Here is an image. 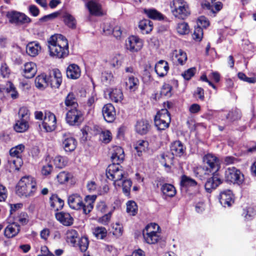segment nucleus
Instances as JSON below:
<instances>
[{
  "mask_svg": "<svg viewBox=\"0 0 256 256\" xmlns=\"http://www.w3.org/2000/svg\"><path fill=\"white\" fill-rule=\"evenodd\" d=\"M50 56L56 58H64L69 54L67 39L60 34L52 36L48 40Z\"/></svg>",
  "mask_w": 256,
  "mask_h": 256,
  "instance_id": "f257e3e1",
  "label": "nucleus"
},
{
  "mask_svg": "<svg viewBox=\"0 0 256 256\" xmlns=\"http://www.w3.org/2000/svg\"><path fill=\"white\" fill-rule=\"evenodd\" d=\"M96 198V195L87 196L83 200L80 194H72L68 196V203L70 208L76 210H82L84 214H88L93 209Z\"/></svg>",
  "mask_w": 256,
  "mask_h": 256,
  "instance_id": "f03ea898",
  "label": "nucleus"
},
{
  "mask_svg": "<svg viewBox=\"0 0 256 256\" xmlns=\"http://www.w3.org/2000/svg\"><path fill=\"white\" fill-rule=\"evenodd\" d=\"M37 190L35 179L30 176L22 177L16 187V193L20 196H30Z\"/></svg>",
  "mask_w": 256,
  "mask_h": 256,
  "instance_id": "7ed1b4c3",
  "label": "nucleus"
},
{
  "mask_svg": "<svg viewBox=\"0 0 256 256\" xmlns=\"http://www.w3.org/2000/svg\"><path fill=\"white\" fill-rule=\"evenodd\" d=\"M203 166L198 168L200 172L208 175L211 173L216 172L220 168V160L214 154H208L202 158Z\"/></svg>",
  "mask_w": 256,
  "mask_h": 256,
  "instance_id": "20e7f679",
  "label": "nucleus"
},
{
  "mask_svg": "<svg viewBox=\"0 0 256 256\" xmlns=\"http://www.w3.org/2000/svg\"><path fill=\"white\" fill-rule=\"evenodd\" d=\"M170 8L172 14L180 19L184 20L190 14L188 4L184 0H172Z\"/></svg>",
  "mask_w": 256,
  "mask_h": 256,
  "instance_id": "39448f33",
  "label": "nucleus"
},
{
  "mask_svg": "<svg viewBox=\"0 0 256 256\" xmlns=\"http://www.w3.org/2000/svg\"><path fill=\"white\" fill-rule=\"evenodd\" d=\"M24 148V146L20 144L12 148L10 150V157L8 158V162L10 164H12L16 169H19L22 164L21 157Z\"/></svg>",
  "mask_w": 256,
  "mask_h": 256,
  "instance_id": "423d86ee",
  "label": "nucleus"
},
{
  "mask_svg": "<svg viewBox=\"0 0 256 256\" xmlns=\"http://www.w3.org/2000/svg\"><path fill=\"white\" fill-rule=\"evenodd\" d=\"M224 178L226 182L240 185L244 181V175L240 170L234 167L228 168L224 173Z\"/></svg>",
  "mask_w": 256,
  "mask_h": 256,
  "instance_id": "0eeeda50",
  "label": "nucleus"
},
{
  "mask_svg": "<svg viewBox=\"0 0 256 256\" xmlns=\"http://www.w3.org/2000/svg\"><path fill=\"white\" fill-rule=\"evenodd\" d=\"M6 16L10 23L16 25L24 24L30 22V18L24 14L16 10L6 12Z\"/></svg>",
  "mask_w": 256,
  "mask_h": 256,
  "instance_id": "6e6552de",
  "label": "nucleus"
},
{
  "mask_svg": "<svg viewBox=\"0 0 256 256\" xmlns=\"http://www.w3.org/2000/svg\"><path fill=\"white\" fill-rule=\"evenodd\" d=\"M82 120V113L77 108H70L66 115V122L70 126H78Z\"/></svg>",
  "mask_w": 256,
  "mask_h": 256,
  "instance_id": "1a4fd4ad",
  "label": "nucleus"
},
{
  "mask_svg": "<svg viewBox=\"0 0 256 256\" xmlns=\"http://www.w3.org/2000/svg\"><path fill=\"white\" fill-rule=\"evenodd\" d=\"M143 40L137 36H131L126 41V48L131 52H137L143 47Z\"/></svg>",
  "mask_w": 256,
  "mask_h": 256,
  "instance_id": "9d476101",
  "label": "nucleus"
},
{
  "mask_svg": "<svg viewBox=\"0 0 256 256\" xmlns=\"http://www.w3.org/2000/svg\"><path fill=\"white\" fill-rule=\"evenodd\" d=\"M62 147L66 152H72L76 147L77 142L70 133L62 134Z\"/></svg>",
  "mask_w": 256,
  "mask_h": 256,
  "instance_id": "9b49d317",
  "label": "nucleus"
},
{
  "mask_svg": "<svg viewBox=\"0 0 256 256\" xmlns=\"http://www.w3.org/2000/svg\"><path fill=\"white\" fill-rule=\"evenodd\" d=\"M56 119L55 115L50 112H46L42 122L44 128L48 132H52L56 128Z\"/></svg>",
  "mask_w": 256,
  "mask_h": 256,
  "instance_id": "f8f14e48",
  "label": "nucleus"
},
{
  "mask_svg": "<svg viewBox=\"0 0 256 256\" xmlns=\"http://www.w3.org/2000/svg\"><path fill=\"white\" fill-rule=\"evenodd\" d=\"M213 176L208 178L205 184L204 188L206 192L210 193L222 183V180L218 174L212 173Z\"/></svg>",
  "mask_w": 256,
  "mask_h": 256,
  "instance_id": "ddd939ff",
  "label": "nucleus"
},
{
  "mask_svg": "<svg viewBox=\"0 0 256 256\" xmlns=\"http://www.w3.org/2000/svg\"><path fill=\"white\" fill-rule=\"evenodd\" d=\"M48 80L52 88H58L62 82V76L60 71L58 69L53 70Z\"/></svg>",
  "mask_w": 256,
  "mask_h": 256,
  "instance_id": "4468645a",
  "label": "nucleus"
},
{
  "mask_svg": "<svg viewBox=\"0 0 256 256\" xmlns=\"http://www.w3.org/2000/svg\"><path fill=\"white\" fill-rule=\"evenodd\" d=\"M104 119L108 122H112L116 118V110L114 107L111 104H105L102 110Z\"/></svg>",
  "mask_w": 256,
  "mask_h": 256,
  "instance_id": "2eb2a0df",
  "label": "nucleus"
},
{
  "mask_svg": "<svg viewBox=\"0 0 256 256\" xmlns=\"http://www.w3.org/2000/svg\"><path fill=\"white\" fill-rule=\"evenodd\" d=\"M220 202L224 207H229L234 202V196L231 190H225L220 194Z\"/></svg>",
  "mask_w": 256,
  "mask_h": 256,
  "instance_id": "dca6fc26",
  "label": "nucleus"
},
{
  "mask_svg": "<svg viewBox=\"0 0 256 256\" xmlns=\"http://www.w3.org/2000/svg\"><path fill=\"white\" fill-rule=\"evenodd\" d=\"M20 230V226L18 223H10L4 228V236L8 238H13L18 234Z\"/></svg>",
  "mask_w": 256,
  "mask_h": 256,
  "instance_id": "f3484780",
  "label": "nucleus"
},
{
  "mask_svg": "<svg viewBox=\"0 0 256 256\" xmlns=\"http://www.w3.org/2000/svg\"><path fill=\"white\" fill-rule=\"evenodd\" d=\"M216 0H204L202 6L210 10V12L215 14L219 12L222 7V4L220 2H214Z\"/></svg>",
  "mask_w": 256,
  "mask_h": 256,
  "instance_id": "a211bd4d",
  "label": "nucleus"
},
{
  "mask_svg": "<svg viewBox=\"0 0 256 256\" xmlns=\"http://www.w3.org/2000/svg\"><path fill=\"white\" fill-rule=\"evenodd\" d=\"M186 147L182 142L179 140H176L172 144L170 151L173 156L180 157L186 152Z\"/></svg>",
  "mask_w": 256,
  "mask_h": 256,
  "instance_id": "6ab92c4d",
  "label": "nucleus"
},
{
  "mask_svg": "<svg viewBox=\"0 0 256 256\" xmlns=\"http://www.w3.org/2000/svg\"><path fill=\"white\" fill-rule=\"evenodd\" d=\"M169 70L168 62L164 60H160L155 65L154 70L159 77L166 76Z\"/></svg>",
  "mask_w": 256,
  "mask_h": 256,
  "instance_id": "aec40b11",
  "label": "nucleus"
},
{
  "mask_svg": "<svg viewBox=\"0 0 256 256\" xmlns=\"http://www.w3.org/2000/svg\"><path fill=\"white\" fill-rule=\"evenodd\" d=\"M37 68L35 63L33 62H26L24 64L23 68V76L27 78H33L36 74Z\"/></svg>",
  "mask_w": 256,
  "mask_h": 256,
  "instance_id": "412c9836",
  "label": "nucleus"
},
{
  "mask_svg": "<svg viewBox=\"0 0 256 256\" xmlns=\"http://www.w3.org/2000/svg\"><path fill=\"white\" fill-rule=\"evenodd\" d=\"M55 215L56 219L64 226H69L73 224L74 219L68 212H61Z\"/></svg>",
  "mask_w": 256,
  "mask_h": 256,
  "instance_id": "4be33fe9",
  "label": "nucleus"
},
{
  "mask_svg": "<svg viewBox=\"0 0 256 256\" xmlns=\"http://www.w3.org/2000/svg\"><path fill=\"white\" fill-rule=\"evenodd\" d=\"M86 7L92 15L100 16L102 14L101 5L96 0H92L88 2Z\"/></svg>",
  "mask_w": 256,
  "mask_h": 256,
  "instance_id": "5701e85b",
  "label": "nucleus"
},
{
  "mask_svg": "<svg viewBox=\"0 0 256 256\" xmlns=\"http://www.w3.org/2000/svg\"><path fill=\"white\" fill-rule=\"evenodd\" d=\"M124 158L123 149L118 146L114 147L111 158L114 163L119 164L122 162Z\"/></svg>",
  "mask_w": 256,
  "mask_h": 256,
  "instance_id": "b1692460",
  "label": "nucleus"
},
{
  "mask_svg": "<svg viewBox=\"0 0 256 256\" xmlns=\"http://www.w3.org/2000/svg\"><path fill=\"white\" fill-rule=\"evenodd\" d=\"M110 98L113 102H118L123 99V94L120 89L109 88L106 90Z\"/></svg>",
  "mask_w": 256,
  "mask_h": 256,
  "instance_id": "393cba45",
  "label": "nucleus"
},
{
  "mask_svg": "<svg viewBox=\"0 0 256 256\" xmlns=\"http://www.w3.org/2000/svg\"><path fill=\"white\" fill-rule=\"evenodd\" d=\"M80 70L79 66L76 64H70L66 69L68 78L72 79H77L80 76Z\"/></svg>",
  "mask_w": 256,
  "mask_h": 256,
  "instance_id": "a878e982",
  "label": "nucleus"
},
{
  "mask_svg": "<svg viewBox=\"0 0 256 256\" xmlns=\"http://www.w3.org/2000/svg\"><path fill=\"white\" fill-rule=\"evenodd\" d=\"M40 50L41 46L39 43L36 42H29L26 48L27 54L32 56H35L38 55Z\"/></svg>",
  "mask_w": 256,
  "mask_h": 256,
  "instance_id": "bb28decb",
  "label": "nucleus"
},
{
  "mask_svg": "<svg viewBox=\"0 0 256 256\" xmlns=\"http://www.w3.org/2000/svg\"><path fill=\"white\" fill-rule=\"evenodd\" d=\"M150 128V126L148 122L144 120L138 121L135 126L136 132L142 135L146 134Z\"/></svg>",
  "mask_w": 256,
  "mask_h": 256,
  "instance_id": "cd10ccee",
  "label": "nucleus"
},
{
  "mask_svg": "<svg viewBox=\"0 0 256 256\" xmlns=\"http://www.w3.org/2000/svg\"><path fill=\"white\" fill-rule=\"evenodd\" d=\"M140 82L138 79L133 76L128 77L126 81V86L127 89L131 92H134L138 89Z\"/></svg>",
  "mask_w": 256,
  "mask_h": 256,
  "instance_id": "c85d7f7f",
  "label": "nucleus"
},
{
  "mask_svg": "<svg viewBox=\"0 0 256 256\" xmlns=\"http://www.w3.org/2000/svg\"><path fill=\"white\" fill-rule=\"evenodd\" d=\"M50 202L52 208L55 210L62 209L64 205V202L56 194H52L50 198Z\"/></svg>",
  "mask_w": 256,
  "mask_h": 256,
  "instance_id": "c756f323",
  "label": "nucleus"
},
{
  "mask_svg": "<svg viewBox=\"0 0 256 256\" xmlns=\"http://www.w3.org/2000/svg\"><path fill=\"white\" fill-rule=\"evenodd\" d=\"M138 28L143 34H148L153 28L152 22L149 20H142L139 22Z\"/></svg>",
  "mask_w": 256,
  "mask_h": 256,
  "instance_id": "7c9ffc66",
  "label": "nucleus"
},
{
  "mask_svg": "<svg viewBox=\"0 0 256 256\" xmlns=\"http://www.w3.org/2000/svg\"><path fill=\"white\" fill-rule=\"evenodd\" d=\"M173 60L183 65L187 60L186 53L181 50H175L172 53Z\"/></svg>",
  "mask_w": 256,
  "mask_h": 256,
  "instance_id": "2f4dec72",
  "label": "nucleus"
},
{
  "mask_svg": "<svg viewBox=\"0 0 256 256\" xmlns=\"http://www.w3.org/2000/svg\"><path fill=\"white\" fill-rule=\"evenodd\" d=\"M28 121L19 118L14 125V130L18 132H24L26 131L29 128Z\"/></svg>",
  "mask_w": 256,
  "mask_h": 256,
  "instance_id": "473e14b6",
  "label": "nucleus"
},
{
  "mask_svg": "<svg viewBox=\"0 0 256 256\" xmlns=\"http://www.w3.org/2000/svg\"><path fill=\"white\" fill-rule=\"evenodd\" d=\"M145 14L150 18L154 20H160L164 19V16L157 10L154 8L144 9Z\"/></svg>",
  "mask_w": 256,
  "mask_h": 256,
  "instance_id": "72a5a7b5",
  "label": "nucleus"
},
{
  "mask_svg": "<svg viewBox=\"0 0 256 256\" xmlns=\"http://www.w3.org/2000/svg\"><path fill=\"white\" fill-rule=\"evenodd\" d=\"M144 241L148 244H155L160 240V232L153 234H142Z\"/></svg>",
  "mask_w": 256,
  "mask_h": 256,
  "instance_id": "f704fd0d",
  "label": "nucleus"
},
{
  "mask_svg": "<svg viewBox=\"0 0 256 256\" xmlns=\"http://www.w3.org/2000/svg\"><path fill=\"white\" fill-rule=\"evenodd\" d=\"M124 172L122 168H118L117 172L114 174V175L110 180L114 181V184L115 186L120 187L122 184V179L124 178Z\"/></svg>",
  "mask_w": 256,
  "mask_h": 256,
  "instance_id": "c9c22d12",
  "label": "nucleus"
},
{
  "mask_svg": "<svg viewBox=\"0 0 256 256\" xmlns=\"http://www.w3.org/2000/svg\"><path fill=\"white\" fill-rule=\"evenodd\" d=\"M161 191L164 195L169 197L174 196L176 193L174 187L172 184H168L162 186Z\"/></svg>",
  "mask_w": 256,
  "mask_h": 256,
  "instance_id": "e433bc0d",
  "label": "nucleus"
},
{
  "mask_svg": "<svg viewBox=\"0 0 256 256\" xmlns=\"http://www.w3.org/2000/svg\"><path fill=\"white\" fill-rule=\"evenodd\" d=\"M64 104L66 106L72 108H77L78 106L75 95L72 92L69 93L66 96Z\"/></svg>",
  "mask_w": 256,
  "mask_h": 256,
  "instance_id": "4c0bfd02",
  "label": "nucleus"
},
{
  "mask_svg": "<svg viewBox=\"0 0 256 256\" xmlns=\"http://www.w3.org/2000/svg\"><path fill=\"white\" fill-rule=\"evenodd\" d=\"M64 22L66 25L71 28H76V22L74 18L68 13H65L63 16Z\"/></svg>",
  "mask_w": 256,
  "mask_h": 256,
  "instance_id": "58836bf2",
  "label": "nucleus"
},
{
  "mask_svg": "<svg viewBox=\"0 0 256 256\" xmlns=\"http://www.w3.org/2000/svg\"><path fill=\"white\" fill-rule=\"evenodd\" d=\"M66 240L68 242L71 243L74 245L78 238V233L73 229H70L67 230L66 232Z\"/></svg>",
  "mask_w": 256,
  "mask_h": 256,
  "instance_id": "ea45409f",
  "label": "nucleus"
},
{
  "mask_svg": "<svg viewBox=\"0 0 256 256\" xmlns=\"http://www.w3.org/2000/svg\"><path fill=\"white\" fill-rule=\"evenodd\" d=\"M35 84L39 88H44L48 85L46 76L44 74L38 76L35 79Z\"/></svg>",
  "mask_w": 256,
  "mask_h": 256,
  "instance_id": "a19ab883",
  "label": "nucleus"
},
{
  "mask_svg": "<svg viewBox=\"0 0 256 256\" xmlns=\"http://www.w3.org/2000/svg\"><path fill=\"white\" fill-rule=\"evenodd\" d=\"M122 168V166H120L119 164L113 163L112 164H110L106 170V175L107 178L111 180L114 174L117 172L118 168Z\"/></svg>",
  "mask_w": 256,
  "mask_h": 256,
  "instance_id": "79ce46f5",
  "label": "nucleus"
},
{
  "mask_svg": "<svg viewBox=\"0 0 256 256\" xmlns=\"http://www.w3.org/2000/svg\"><path fill=\"white\" fill-rule=\"evenodd\" d=\"M72 174L67 172L63 171L60 172L56 176L58 182L60 184H64L68 182L69 180L72 178Z\"/></svg>",
  "mask_w": 256,
  "mask_h": 256,
  "instance_id": "37998d69",
  "label": "nucleus"
},
{
  "mask_svg": "<svg viewBox=\"0 0 256 256\" xmlns=\"http://www.w3.org/2000/svg\"><path fill=\"white\" fill-rule=\"evenodd\" d=\"M92 232L98 239H103L106 236L107 231L105 228L98 226L92 229Z\"/></svg>",
  "mask_w": 256,
  "mask_h": 256,
  "instance_id": "c03bdc74",
  "label": "nucleus"
},
{
  "mask_svg": "<svg viewBox=\"0 0 256 256\" xmlns=\"http://www.w3.org/2000/svg\"><path fill=\"white\" fill-rule=\"evenodd\" d=\"M100 140L104 144L109 143L112 139V134L110 130H102L100 133Z\"/></svg>",
  "mask_w": 256,
  "mask_h": 256,
  "instance_id": "a18cd8bd",
  "label": "nucleus"
},
{
  "mask_svg": "<svg viewBox=\"0 0 256 256\" xmlns=\"http://www.w3.org/2000/svg\"><path fill=\"white\" fill-rule=\"evenodd\" d=\"M180 182H181V184L183 186H186V187L194 186H196L197 185V182H196V181L194 180L188 176H187L185 175L182 176Z\"/></svg>",
  "mask_w": 256,
  "mask_h": 256,
  "instance_id": "49530a36",
  "label": "nucleus"
},
{
  "mask_svg": "<svg viewBox=\"0 0 256 256\" xmlns=\"http://www.w3.org/2000/svg\"><path fill=\"white\" fill-rule=\"evenodd\" d=\"M170 122L154 118V124L158 130H164L169 126Z\"/></svg>",
  "mask_w": 256,
  "mask_h": 256,
  "instance_id": "de8ad7c7",
  "label": "nucleus"
},
{
  "mask_svg": "<svg viewBox=\"0 0 256 256\" xmlns=\"http://www.w3.org/2000/svg\"><path fill=\"white\" fill-rule=\"evenodd\" d=\"M132 184V182L130 180L125 179V177L122 179V184L120 187L122 188L123 192L126 195L128 196L130 194Z\"/></svg>",
  "mask_w": 256,
  "mask_h": 256,
  "instance_id": "09e8293b",
  "label": "nucleus"
},
{
  "mask_svg": "<svg viewBox=\"0 0 256 256\" xmlns=\"http://www.w3.org/2000/svg\"><path fill=\"white\" fill-rule=\"evenodd\" d=\"M176 29L177 32L180 34H186L190 32L189 26L188 24L185 22L178 24Z\"/></svg>",
  "mask_w": 256,
  "mask_h": 256,
  "instance_id": "8fccbe9b",
  "label": "nucleus"
},
{
  "mask_svg": "<svg viewBox=\"0 0 256 256\" xmlns=\"http://www.w3.org/2000/svg\"><path fill=\"white\" fill-rule=\"evenodd\" d=\"M154 118L164 120L166 121H171L170 114L168 110L166 108L162 109L158 112Z\"/></svg>",
  "mask_w": 256,
  "mask_h": 256,
  "instance_id": "3c124183",
  "label": "nucleus"
},
{
  "mask_svg": "<svg viewBox=\"0 0 256 256\" xmlns=\"http://www.w3.org/2000/svg\"><path fill=\"white\" fill-rule=\"evenodd\" d=\"M138 206L133 200H130L126 203V212L130 215L135 216L137 213Z\"/></svg>",
  "mask_w": 256,
  "mask_h": 256,
  "instance_id": "603ef678",
  "label": "nucleus"
},
{
  "mask_svg": "<svg viewBox=\"0 0 256 256\" xmlns=\"http://www.w3.org/2000/svg\"><path fill=\"white\" fill-rule=\"evenodd\" d=\"M159 226L155 223H151L147 225L143 230L142 234L158 233Z\"/></svg>",
  "mask_w": 256,
  "mask_h": 256,
  "instance_id": "864d4df0",
  "label": "nucleus"
},
{
  "mask_svg": "<svg viewBox=\"0 0 256 256\" xmlns=\"http://www.w3.org/2000/svg\"><path fill=\"white\" fill-rule=\"evenodd\" d=\"M18 115L20 119L27 120H30V112L26 107L23 106L20 108L19 110Z\"/></svg>",
  "mask_w": 256,
  "mask_h": 256,
  "instance_id": "5fc2aeb1",
  "label": "nucleus"
},
{
  "mask_svg": "<svg viewBox=\"0 0 256 256\" xmlns=\"http://www.w3.org/2000/svg\"><path fill=\"white\" fill-rule=\"evenodd\" d=\"M172 86L168 84H164L162 86L160 94L166 97H170L172 96Z\"/></svg>",
  "mask_w": 256,
  "mask_h": 256,
  "instance_id": "6e6d98bb",
  "label": "nucleus"
},
{
  "mask_svg": "<svg viewBox=\"0 0 256 256\" xmlns=\"http://www.w3.org/2000/svg\"><path fill=\"white\" fill-rule=\"evenodd\" d=\"M202 36L203 30L202 28L200 26H197L195 28L192 34L193 38L198 42H200L202 40Z\"/></svg>",
  "mask_w": 256,
  "mask_h": 256,
  "instance_id": "4d7b16f0",
  "label": "nucleus"
},
{
  "mask_svg": "<svg viewBox=\"0 0 256 256\" xmlns=\"http://www.w3.org/2000/svg\"><path fill=\"white\" fill-rule=\"evenodd\" d=\"M0 73L3 78H8L10 74V70L4 62L2 63L0 68Z\"/></svg>",
  "mask_w": 256,
  "mask_h": 256,
  "instance_id": "13d9d810",
  "label": "nucleus"
},
{
  "mask_svg": "<svg viewBox=\"0 0 256 256\" xmlns=\"http://www.w3.org/2000/svg\"><path fill=\"white\" fill-rule=\"evenodd\" d=\"M226 116L227 119H230V120L233 121L240 118L241 114L238 110H234L230 112L226 115Z\"/></svg>",
  "mask_w": 256,
  "mask_h": 256,
  "instance_id": "bf43d9fd",
  "label": "nucleus"
},
{
  "mask_svg": "<svg viewBox=\"0 0 256 256\" xmlns=\"http://www.w3.org/2000/svg\"><path fill=\"white\" fill-rule=\"evenodd\" d=\"M148 146V142L145 140H139L137 142L135 146L136 150L138 152H142L145 151Z\"/></svg>",
  "mask_w": 256,
  "mask_h": 256,
  "instance_id": "052dcab7",
  "label": "nucleus"
},
{
  "mask_svg": "<svg viewBox=\"0 0 256 256\" xmlns=\"http://www.w3.org/2000/svg\"><path fill=\"white\" fill-rule=\"evenodd\" d=\"M88 238L86 237H82L78 243L79 247L82 252H84L86 250L88 246Z\"/></svg>",
  "mask_w": 256,
  "mask_h": 256,
  "instance_id": "680f3d73",
  "label": "nucleus"
},
{
  "mask_svg": "<svg viewBox=\"0 0 256 256\" xmlns=\"http://www.w3.org/2000/svg\"><path fill=\"white\" fill-rule=\"evenodd\" d=\"M238 76L240 80L250 84H254L256 82V78L254 77L248 78L243 72H238Z\"/></svg>",
  "mask_w": 256,
  "mask_h": 256,
  "instance_id": "e2e57ef3",
  "label": "nucleus"
},
{
  "mask_svg": "<svg viewBox=\"0 0 256 256\" xmlns=\"http://www.w3.org/2000/svg\"><path fill=\"white\" fill-rule=\"evenodd\" d=\"M112 232L114 235L118 237L122 234V228L119 224H116L112 226Z\"/></svg>",
  "mask_w": 256,
  "mask_h": 256,
  "instance_id": "0e129e2a",
  "label": "nucleus"
},
{
  "mask_svg": "<svg viewBox=\"0 0 256 256\" xmlns=\"http://www.w3.org/2000/svg\"><path fill=\"white\" fill-rule=\"evenodd\" d=\"M102 80L106 84H110L113 80V75L111 72H105L102 74Z\"/></svg>",
  "mask_w": 256,
  "mask_h": 256,
  "instance_id": "69168bd1",
  "label": "nucleus"
},
{
  "mask_svg": "<svg viewBox=\"0 0 256 256\" xmlns=\"http://www.w3.org/2000/svg\"><path fill=\"white\" fill-rule=\"evenodd\" d=\"M122 63V58L120 55L114 56L110 60V64L114 68H119Z\"/></svg>",
  "mask_w": 256,
  "mask_h": 256,
  "instance_id": "338daca9",
  "label": "nucleus"
},
{
  "mask_svg": "<svg viewBox=\"0 0 256 256\" xmlns=\"http://www.w3.org/2000/svg\"><path fill=\"white\" fill-rule=\"evenodd\" d=\"M196 68H190L185 71L182 74V77L186 80H189L192 76H194L195 73Z\"/></svg>",
  "mask_w": 256,
  "mask_h": 256,
  "instance_id": "774afa93",
  "label": "nucleus"
}]
</instances>
